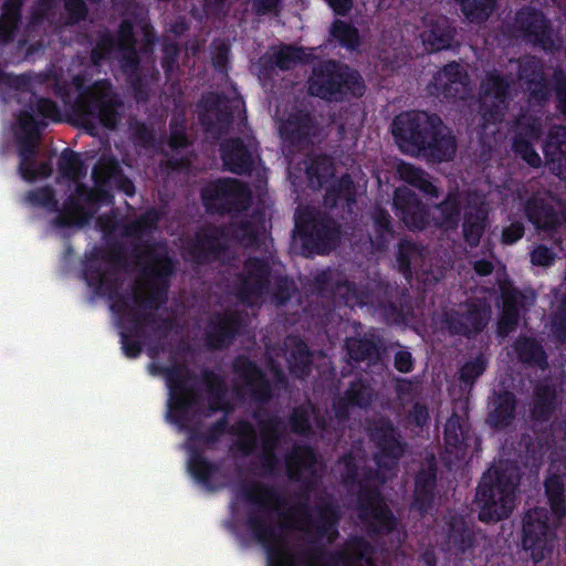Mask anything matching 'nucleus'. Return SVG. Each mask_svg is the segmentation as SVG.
<instances>
[{
	"label": "nucleus",
	"mask_w": 566,
	"mask_h": 566,
	"mask_svg": "<svg viewBox=\"0 0 566 566\" xmlns=\"http://www.w3.org/2000/svg\"><path fill=\"white\" fill-rule=\"evenodd\" d=\"M455 33V28L448 19H438L421 33V40L426 50L434 53L451 49Z\"/></svg>",
	"instance_id": "a19ab883"
},
{
	"label": "nucleus",
	"mask_w": 566,
	"mask_h": 566,
	"mask_svg": "<svg viewBox=\"0 0 566 566\" xmlns=\"http://www.w3.org/2000/svg\"><path fill=\"white\" fill-rule=\"evenodd\" d=\"M276 56L277 69L281 71H290L297 63L304 60L303 48L294 45H283L279 51L274 52Z\"/></svg>",
	"instance_id": "774afa93"
},
{
	"label": "nucleus",
	"mask_w": 566,
	"mask_h": 566,
	"mask_svg": "<svg viewBox=\"0 0 566 566\" xmlns=\"http://www.w3.org/2000/svg\"><path fill=\"white\" fill-rule=\"evenodd\" d=\"M198 106L201 108L198 119L206 132L219 136L229 132L235 106L224 94L208 92L201 96Z\"/></svg>",
	"instance_id": "f3484780"
},
{
	"label": "nucleus",
	"mask_w": 566,
	"mask_h": 566,
	"mask_svg": "<svg viewBox=\"0 0 566 566\" xmlns=\"http://www.w3.org/2000/svg\"><path fill=\"white\" fill-rule=\"evenodd\" d=\"M357 511L366 534L370 538L390 535L398 527V517L375 485L360 484L357 492Z\"/></svg>",
	"instance_id": "9d476101"
},
{
	"label": "nucleus",
	"mask_w": 566,
	"mask_h": 566,
	"mask_svg": "<svg viewBox=\"0 0 566 566\" xmlns=\"http://www.w3.org/2000/svg\"><path fill=\"white\" fill-rule=\"evenodd\" d=\"M254 419H259V412L253 413ZM259 427L261 428V451H277L285 426L283 420L272 415L266 420H258Z\"/></svg>",
	"instance_id": "8fccbe9b"
},
{
	"label": "nucleus",
	"mask_w": 566,
	"mask_h": 566,
	"mask_svg": "<svg viewBox=\"0 0 566 566\" xmlns=\"http://www.w3.org/2000/svg\"><path fill=\"white\" fill-rule=\"evenodd\" d=\"M374 390L363 378L349 382L344 394L333 399V411L335 418L345 422L350 417L353 408L367 409L373 401Z\"/></svg>",
	"instance_id": "c756f323"
},
{
	"label": "nucleus",
	"mask_w": 566,
	"mask_h": 566,
	"mask_svg": "<svg viewBox=\"0 0 566 566\" xmlns=\"http://www.w3.org/2000/svg\"><path fill=\"white\" fill-rule=\"evenodd\" d=\"M371 219L374 230L373 243L378 249H385L395 234L392 218L385 208L376 206L371 213Z\"/></svg>",
	"instance_id": "603ef678"
},
{
	"label": "nucleus",
	"mask_w": 566,
	"mask_h": 566,
	"mask_svg": "<svg viewBox=\"0 0 566 566\" xmlns=\"http://www.w3.org/2000/svg\"><path fill=\"white\" fill-rule=\"evenodd\" d=\"M543 153L551 171L566 179V129L556 127L548 132Z\"/></svg>",
	"instance_id": "4c0bfd02"
},
{
	"label": "nucleus",
	"mask_w": 566,
	"mask_h": 566,
	"mask_svg": "<svg viewBox=\"0 0 566 566\" xmlns=\"http://www.w3.org/2000/svg\"><path fill=\"white\" fill-rule=\"evenodd\" d=\"M556 390L553 386L541 385L534 392V402L531 409L532 418L536 421L547 422L556 410Z\"/></svg>",
	"instance_id": "de8ad7c7"
},
{
	"label": "nucleus",
	"mask_w": 566,
	"mask_h": 566,
	"mask_svg": "<svg viewBox=\"0 0 566 566\" xmlns=\"http://www.w3.org/2000/svg\"><path fill=\"white\" fill-rule=\"evenodd\" d=\"M102 256H104V250L99 248H94L86 254L82 275L95 295L106 296L111 301L109 308L116 315L117 325L120 328L122 349L126 357L134 359L143 352V340L147 337L146 327L164 338L174 328V321L132 307L128 293L122 292V281L105 274Z\"/></svg>",
	"instance_id": "f257e3e1"
},
{
	"label": "nucleus",
	"mask_w": 566,
	"mask_h": 566,
	"mask_svg": "<svg viewBox=\"0 0 566 566\" xmlns=\"http://www.w3.org/2000/svg\"><path fill=\"white\" fill-rule=\"evenodd\" d=\"M464 311L451 310L443 313L442 323L451 335L468 338L481 334L491 319V305L485 298L474 297L464 302Z\"/></svg>",
	"instance_id": "4468645a"
},
{
	"label": "nucleus",
	"mask_w": 566,
	"mask_h": 566,
	"mask_svg": "<svg viewBox=\"0 0 566 566\" xmlns=\"http://www.w3.org/2000/svg\"><path fill=\"white\" fill-rule=\"evenodd\" d=\"M391 134L400 151L411 157L441 164L453 160L457 153L453 132L436 113L401 112L392 119Z\"/></svg>",
	"instance_id": "f03ea898"
},
{
	"label": "nucleus",
	"mask_w": 566,
	"mask_h": 566,
	"mask_svg": "<svg viewBox=\"0 0 566 566\" xmlns=\"http://www.w3.org/2000/svg\"><path fill=\"white\" fill-rule=\"evenodd\" d=\"M259 143L254 137L234 136L219 145L223 169L238 176H249L255 167Z\"/></svg>",
	"instance_id": "dca6fc26"
},
{
	"label": "nucleus",
	"mask_w": 566,
	"mask_h": 566,
	"mask_svg": "<svg viewBox=\"0 0 566 566\" xmlns=\"http://www.w3.org/2000/svg\"><path fill=\"white\" fill-rule=\"evenodd\" d=\"M161 52V67L166 78L171 80L174 74L179 70L178 59L180 54V48L177 42L168 41L164 42Z\"/></svg>",
	"instance_id": "338daca9"
},
{
	"label": "nucleus",
	"mask_w": 566,
	"mask_h": 566,
	"mask_svg": "<svg viewBox=\"0 0 566 566\" xmlns=\"http://www.w3.org/2000/svg\"><path fill=\"white\" fill-rule=\"evenodd\" d=\"M272 266L266 258L248 256L238 274L237 297L244 305L252 303L269 293L271 287Z\"/></svg>",
	"instance_id": "2eb2a0df"
},
{
	"label": "nucleus",
	"mask_w": 566,
	"mask_h": 566,
	"mask_svg": "<svg viewBox=\"0 0 566 566\" xmlns=\"http://www.w3.org/2000/svg\"><path fill=\"white\" fill-rule=\"evenodd\" d=\"M27 201L33 207H41L48 211L57 212V216L62 210L54 189L49 185L29 190L27 192Z\"/></svg>",
	"instance_id": "680f3d73"
},
{
	"label": "nucleus",
	"mask_w": 566,
	"mask_h": 566,
	"mask_svg": "<svg viewBox=\"0 0 566 566\" xmlns=\"http://www.w3.org/2000/svg\"><path fill=\"white\" fill-rule=\"evenodd\" d=\"M145 256L149 263L144 268V274L151 281L148 294L144 296L140 292L134 291L128 294L129 305L144 313H153L168 300V290L171 276L176 271V263L169 255L164 243L150 242L145 245ZM158 317L160 315L157 314ZM161 318H164L161 316Z\"/></svg>",
	"instance_id": "0eeeda50"
},
{
	"label": "nucleus",
	"mask_w": 566,
	"mask_h": 566,
	"mask_svg": "<svg viewBox=\"0 0 566 566\" xmlns=\"http://www.w3.org/2000/svg\"><path fill=\"white\" fill-rule=\"evenodd\" d=\"M232 370L247 387L252 401L263 406L272 400L273 384L254 360L248 356L238 355L233 359Z\"/></svg>",
	"instance_id": "aec40b11"
},
{
	"label": "nucleus",
	"mask_w": 566,
	"mask_h": 566,
	"mask_svg": "<svg viewBox=\"0 0 566 566\" xmlns=\"http://www.w3.org/2000/svg\"><path fill=\"white\" fill-rule=\"evenodd\" d=\"M166 377L170 391L168 413L174 423L181 424L188 420L191 409L198 403L199 395L191 384L196 375L184 364L158 367Z\"/></svg>",
	"instance_id": "9b49d317"
},
{
	"label": "nucleus",
	"mask_w": 566,
	"mask_h": 566,
	"mask_svg": "<svg viewBox=\"0 0 566 566\" xmlns=\"http://www.w3.org/2000/svg\"><path fill=\"white\" fill-rule=\"evenodd\" d=\"M562 522H555L546 507L528 510L523 517L522 547L530 553L535 564L541 563L554 548L556 528Z\"/></svg>",
	"instance_id": "1a4fd4ad"
},
{
	"label": "nucleus",
	"mask_w": 566,
	"mask_h": 566,
	"mask_svg": "<svg viewBox=\"0 0 566 566\" xmlns=\"http://www.w3.org/2000/svg\"><path fill=\"white\" fill-rule=\"evenodd\" d=\"M514 23L516 30L527 42L544 51L554 49L552 23L543 11L524 6L516 11Z\"/></svg>",
	"instance_id": "6ab92c4d"
},
{
	"label": "nucleus",
	"mask_w": 566,
	"mask_h": 566,
	"mask_svg": "<svg viewBox=\"0 0 566 566\" xmlns=\"http://www.w3.org/2000/svg\"><path fill=\"white\" fill-rule=\"evenodd\" d=\"M307 92L327 102H343L363 97L366 85L357 70L340 61L327 59L312 67Z\"/></svg>",
	"instance_id": "423d86ee"
},
{
	"label": "nucleus",
	"mask_w": 566,
	"mask_h": 566,
	"mask_svg": "<svg viewBox=\"0 0 566 566\" xmlns=\"http://www.w3.org/2000/svg\"><path fill=\"white\" fill-rule=\"evenodd\" d=\"M329 35L337 41L342 48L349 51L357 50L361 43L358 29L350 22L340 19L333 21Z\"/></svg>",
	"instance_id": "6e6d98bb"
},
{
	"label": "nucleus",
	"mask_w": 566,
	"mask_h": 566,
	"mask_svg": "<svg viewBox=\"0 0 566 566\" xmlns=\"http://www.w3.org/2000/svg\"><path fill=\"white\" fill-rule=\"evenodd\" d=\"M518 481L517 469L507 463H501L483 474L475 493L481 522H497L510 516Z\"/></svg>",
	"instance_id": "39448f33"
},
{
	"label": "nucleus",
	"mask_w": 566,
	"mask_h": 566,
	"mask_svg": "<svg viewBox=\"0 0 566 566\" xmlns=\"http://www.w3.org/2000/svg\"><path fill=\"white\" fill-rule=\"evenodd\" d=\"M242 327L243 318L239 313L217 312L207 322L205 346L210 350H223L233 344Z\"/></svg>",
	"instance_id": "4be33fe9"
},
{
	"label": "nucleus",
	"mask_w": 566,
	"mask_h": 566,
	"mask_svg": "<svg viewBox=\"0 0 566 566\" xmlns=\"http://www.w3.org/2000/svg\"><path fill=\"white\" fill-rule=\"evenodd\" d=\"M437 488V467L429 463L427 468H422L415 476V490L412 495L411 507L417 510L421 515L428 513L434 500Z\"/></svg>",
	"instance_id": "72a5a7b5"
},
{
	"label": "nucleus",
	"mask_w": 566,
	"mask_h": 566,
	"mask_svg": "<svg viewBox=\"0 0 566 566\" xmlns=\"http://www.w3.org/2000/svg\"><path fill=\"white\" fill-rule=\"evenodd\" d=\"M39 140L33 137H17L19 174L27 181H34L39 177L46 178L52 172L50 163L36 164Z\"/></svg>",
	"instance_id": "473e14b6"
},
{
	"label": "nucleus",
	"mask_w": 566,
	"mask_h": 566,
	"mask_svg": "<svg viewBox=\"0 0 566 566\" xmlns=\"http://www.w3.org/2000/svg\"><path fill=\"white\" fill-rule=\"evenodd\" d=\"M467 73L454 61L446 64L431 78L428 90L431 95L444 99H463L468 85Z\"/></svg>",
	"instance_id": "bb28decb"
},
{
	"label": "nucleus",
	"mask_w": 566,
	"mask_h": 566,
	"mask_svg": "<svg viewBox=\"0 0 566 566\" xmlns=\"http://www.w3.org/2000/svg\"><path fill=\"white\" fill-rule=\"evenodd\" d=\"M530 97L537 105H545L551 93L554 92L556 111L566 116V71L562 67L554 69L551 78L546 76L532 81L526 84Z\"/></svg>",
	"instance_id": "cd10ccee"
},
{
	"label": "nucleus",
	"mask_w": 566,
	"mask_h": 566,
	"mask_svg": "<svg viewBox=\"0 0 566 566\" xmlns=\"http://www.w3.org/2000/svg\"><path fill=\"white\" fill-rule=\"evenodd\" d=\"M294 233L298 237L303 253L326 255L338 247L340 226L329 213L314 207L298 208Z\"/></svg>",
	"instance_id": "6e6552de"
},
{
	"label": "nucleus",
	"mask_w": 566,
	"mask_h": 566,
	"mask_svg": "<svg viewBox=\"0 0 566 566\" xmlns=\"http://www.w3.org/2000/svg\"><path fill=\"white\" fill-rule=\"evenodd\" d=\"M34 101L19 112L17 119L21 129V134L17 137L41 138L42 130L48 126L45 119L52 122L61 120V111L59 105L51 98L39 97L32 94Z\"/></svg>",
	"instance_id": "a211bd4d"
},
{
	"label": "nucleus",
	"mask_w": 566,
	"mask_h": 566,
	"mask_svg": "<svg viewBox=\"0 0 566 566\" xmlns=\"http://www.w3.org/2000/svg\"><path fill=\"white\" fill-rule=\"evenodd\" d=\"M72 84L77 92L73 109L83 123L97 120L107 129H116L122 120L119 109L124 103L111 81L102 78L86 85L85 75L76 74L72 77Z\"/></svg>",
	"instance_id": "20e7f679"
},
{
	"label": "nucleus",
	"mask_w": 566,
	"mask_h": 566,
	"mask_svg": "<svg viewBox=\"0 0 566 566\" xmlns=\"http://www.w3.org/2000/svg\"><path fill=\"white\" fill-rule=\"evenodd\" d=\"M488 363L483 356H478L463 364L459 369V380L464 389L471 390L476 380L486 370Z\"/></svg>",
	"instance_id": "e2e57ef3"
},
{
	"label": "nucleus",
	"mask_w": 566,
	"mask_h": 566,
	"mask_svg": "<svg viewBox=\"0 0 566 566\" xmlns=\"http://www.w3.org/2000/svg\"><path fill=\"white\" fill-rule=\"evenodd\" d=\"M346 350L349 359L361 361H375L379 357V348L370 338H348L346 340Z\"/></svg>",
	"instance_id": "bf43d9fd"
},
{
	"label": "nucleus",
	"mask_w": 566,
	"mask_h": 566,
	"mask_svg": "<svg viewBox=\"0 0 566 566\" xmlns=\"http://www.w3.org/2000/svg\"><path fill=\"white\" fill-rule=\"evenodd\" d=\"M420 254V249L417 243L410 240H401L398 244L396 253V262L399 272L405 276L411 275V260Z\"/></svg>",
	"instance_id": "69168bd1"
},
{
	"label": "nucleus",
	"mask_w": 566,
	"mask_h": 566,
	"mask_svg": "<svg viewBox=\"0 0 566 566\" xmlns=\"http://www.w3.org/2000/svg\"><path fill=\"white\" fill-rule=\"evenodd\" d=\"M544 493L549 514L555 522H562L566 516V458L551 461L544 480Z\"/></svg>",
	"instance_id": "a878e982"
},
{
	"label": "nucleus",
	"mask_w": 566,
	"mask_h": 566,
	"mask_svg": "<svg viewBox=\"0 0 566 566\" xmlns=\"http://www.w3.org/2000/svg\"><path fill=\"white\" fill-rule=\"evenodd\" d=\"M312 405L302 403L293 407L289 416V427L291 432L300 437H310L313 434Z\"/></svg>",
	"instance_id": "052dcab7"
},
{
	"label": "nucleus",
	"mask_w": 566,
	"mask_h": 566,
	"mask_svg": "<svg viewBox=\"0 0 566 566\" xmlns=\"http://www.w3.org/2000/svg\"><path fill=\"white\" fill-rule=\"evenodd\" d=\"M237 436V448L244 455H251L256 449V436L253 424L247 420H239L229 429V420L227 413L213 422L209 428L199 434V440L206 444H213L227 432Z\"/></svg>",
	"instance_id": "5701e85b"
},
{
	"label": "nucleus",
	"mask_w": 566,
	"mask_h": 566,
	"mask_svg": "<svg viewBox=\"0 0 566 566\" xmlns=\"http://www.w3.org/2000/svg\"><path fill=\"white\" fill-rule=\"evenodd\" d=\"M226 250L216 230L197 233L187 248L190 260L198 265H207L218 259Z\"/></svg>",
	"instance_id": "e433bc0d"
},
{
	"label": "nucleus",
	"mask_w": 566,
	"mask_h": 566,
	"mask_svg": "<svg viewBox=\"0 0 566 566\" xmlns=\"http://www.w3.org/2000/svg\"><path fill=\"white\" fill-rule=\"evenodd\" d=\"M188 471L198 483L211 490V481L219 472V465L209 461L202 451L192 449L189 454Z\"/></svg>",
	"instance_id": "3c124183"
},
{
	"label": "nucleus",
	"mask_w": 566,
	"mask_h": 566,
	"mask_svg": "<svg viewBox=\"0 0 566 566\" xmlns=\"http://www.w3.org/2000/svg\"><path fill=\"white\" fill-rule=\"evenodd\" d=\"M120 171L122 168L116 159H101L92 169L95 187L91 188L83 182L76 184L63 201L62 210L53 219V224L61 229L85 226L96 213L101 203L109 197L105 187L114 181Z\"/></svg>",
	"instance_id": "7ed1b4c3"
},
{
	"label": "nucleus",
	"mask_w": 566,
	"mask_h": 566,
	"mask_svg": "<svg viewBox=\"0 0 566 566\" xmlns=\"http://www.w3.org/2000/svg\"><path fill=\"white\" fill-rule=\"evenodd\" d=\"M60 175L71 181H77L86 176V166L81 155L66 147L62 150L57 160Z\"/></svg>",
	"instance_id": "864d4df0"
},
{
	"label": "nucleus",
	"mask_w": 566,
	"mask_h": 566,
	"mask_svg": "<svg viewBox=\"0 0 566 566\" xmlns=\"http://www.w3.org/2000/svg\"><path fill=\"white\" fill-rule=\"evenodd\" d=\"M159 221V211L155 208H150L126 228V234L129 237H139L144 233L151 232L157 228Z\"/></svg>",
	"instance_id": "0e129e2a"
},
{
	"label": "nucleus",
	"mask_w": 566,
	"mask_h": 566,
	"mask_svg": "<svg viewBox=\"0 0 566 566\" xmlns=\"http://www.w3.org/2000/svg\"><path fill=\"white\" fill-rule=\"evenodd\" d=\"M286 475L291 481H301L304 472L313 471L317 462L315 450L310 444H296L284 457Z\"/></svg>",
	"instance_id": "37998d69"
},
{
	"label": "nucleus",
	"mask_w": 566,
	"mask_h": 566,
	"mask_svg": "<svg viewBox=\"0 0 566 566\" xmlns=\"http://www.w3.org/2000/svg\"><path fill=\"white\" fill-rule=\"evenodd\" d=\"M202 382L209 394V408L212 411H230L229 402L226 399L227 385L222 376L210 369L202 371Z\"/></svg>",
	"instance_id": "a18cd8bd"
},
{
	"label": "nucleus",
	"mask_w": 566,
	"mask_h": 566,
	"mask_svg": "<svg viewBox=\"0 0 566 566\" xmlns=\"http://www.w3.org/2000/svg\"><path fill=\"white\" fill-rule=\"evenodd\" d=\"M482 533L463 518H454L449 524L448 541L454 555L461 560L475 558V548L480 545Z\"/></svg>",
	"instance_id": "7c9ffc66"
},
{
	"label": "nucleus",
	"mask_w": 566,
	"mask_h": 566,
	"mask_svg": "<svg viewBox=\"0 0 566 566\" xmlns=\"http://www.w3.org/2000/svg\"><path fill=\"white\" fill-rule=\"evenodd\" d=\"M501 297L503 307L497 322V332L500 335H507L518 325L524 295L518 289L509 287L502 291Z\"/></svg>",
	"instance_id": "58836bf2"
},
{
	"label": "nucleus",
	"mask_w": 566,
	"mask_h": 566,
	"mask_svg": "<svg viewBox=\"0 0 566 566\" xmlns=\"http://www.w3.org/2000/svg\"><path fill=\"white\" fill-rule=\"evenodd\" d=\"M314 129V119L307 112L291 114L281 125L282 138L292 145H302L311 139Z\"/></svg>",
	"instance_id": "79ce46f5"
},
{
	"label": "nucleus",
	"mask_w": 566,
	"mask_h": 566,
	"mask_svg": "<svg viewBox=\"0 0 566 566\" xmlns=\"http://www.w3.org/2000/svg\"><path fill=\"white\" fill-rule=\"evenodd\" d=\"M438 211V217L434 218V224L440 229L455 230L458 229L462 219V195L459 189L448 191L442 201L433 206Z\"/></svg>",
	"instance_id": "ea45409f"
},
{
	"label": "nucleus",
	"mask_w": 566,
	"mask_h": 566,
	"mask_svg": "<svg viewBox=\"0 0 566 566\" xmlns=\"http://www.w3.org/2000/svg\"><path fill=\"white\" fill-rule=\"evenodd\" d=\"M543 136L542 119L537 116H525L516 120L512 136V151L528 166L539 168L542 159L533 144Z\"/></svg>",
	"instance_id": "412c9836"
},
{
	"label": "nucleus",
	"mask_w": 566,
	"mask_h": 566,
	"mask_svg": "<svg viewBox=\"0 0 566 566\" xmlns=\"http://www.w3.org/2000/svg\"><path fill=\"white\" fill-rule=\"evenodd\" d=\"M201 199L208 212L223 216L244 211L249 207L251 192L243 182L224 178L205 187Z\"/></svg>",
	"instance_id": "f8f14e48"
},
{
	"label": "nucleus",
	"mask_w": 566,
	"mask_h": 566,
	"mask_svg": "<svg viewBox=\"0 0 566 566\" xmlns=\"http://www.w3.org/2000/svg\"><path fill=\"white\" fill-rule=\"evenodd\" d=\"M512 80L509 75L501 74L493 70L486 73L482 82V90L486 96H492L500 103H507L510 97Z\"/></svg>",
	"instance_id": "5fc2aeb1"
},
{
	"label": "nucleus",
	"mask_w": 566,
	"mask_h": 566,
	"mask_svg": "<svg viewBox=\"0 0 566 566\" xmlns=\"http://www.w3.org/2000/svg\"><path fill=\"white\" fill-rule=\"evenodd\" d=\"M289 369L297 378L306 377L312 371V354L303 340H298L287 358Z\"/></svg>",
	"instance_id": "13d9d810"
},
{
	"label": "nucleus",
	"mask_w": 566,
	"mask_h": 566,
	"mask_svg": "<svg viewBox=\"0 0 566 566\" xmlns=\"http://www.w3.org/2000/svg\"><path fill=\"white\" fill-rule=\"evenodd\" d=\"M523 211L527 221L537 231L554 234L566 226V212L556 209L547 198L532 195L526 199Z\"/></svg>",
	"instance_id": "393cba45"
},
{
	"label": "nucleus",
	"mask_w": 566,
	"mask_h": 566,
	"mask_svg": "<svg viewBox=\"0 0 566 566\" xmlns=\"http://www.w3.org/2000/svg\"><path fill=\"white\" fill-rule=\"evenodd\" d=\"M348 205L355 203L354 181L348 174L342 175L335 179L327 188L323 198L324 206L328 209L337 208L340 201Z\"/></svg>",
	"instance_id": "49530a36"
},
{
	"label": "nucleus",
	"mask_w": 566,
	"mask_h": 566,
	"mask_svg": "<svg viewBox=\"0 0 566 566\" xmlns=\"http://www.w3.org/2000/svg\"><path fill=\"white\" fill-rule=\"evenodd\" d=\"M517 360L526 367L546 370L549 367L548 355L541 340L521 334L512 344Z\"/></svg>",
	"instance_id": "c9c22d12"
},
{
	"label": "nucleus",
	"mask_w": 566,
	"mask_h": 566,
	"mask_svg": "<svg viewBox=\"0 0 566 566\" xmlns=\"http://www.w3.org/2000/svg\"><path fill=\"white\" fill-rule=\"evenodd\" d=\"M334 170L331 156L317 154L308 157L305 168L308 186L314 190H319L334 176Z\"/></svg>",
	"instance_id": "c03bdc74"
},
{
	"label": "nucleus",
	"mask_w": 566,
	"mask_h": 566,
	"mask_svg": "<svg viewBox=\"0 0 566 566\" xmlns=\"http://www.w3.org/2000/svg\"><path fill=\"white\" fill-rule=\"evenodd\" d=\"M396 216L409 231H423L430 224V212L420 197L409 188H398L394 193Z\"/></svg>",
	"instance_id": "b1692460"
},
{
	"label": "nucleus",
	"mask_w": 566,
	"mask_h": 566,
	"mask_svg": "<svg viewBox=\"0 0 566 566\" xmlns=\"http://www.w3.org/2000/svg\"><path fill=\"white\" fill-rule=\"evenodd\" d=\"M446 451L455 459L464 457L470 446L471 427L468 420L453 412L444 424Z\"/></svg>",
	"instance_id": "f704fd0d"
},
{
	"label": "nucleus",
	"mask_w": 566,
	"mask_h": 566,
	"mask_svg": "<svg viewBox=\"0 0 566 566\" xmlns=\"http://www.w3.org/2000/svg\"><path fill=\"white\" fill-rule=\"evenodd\" d=\"M516 396L507 390L493 391L488 403L485 422L494 430H504L510 427L516 417Z\"/></svg>",
	"instance_id": "2f4dec72"
},
{
	"label": "nucleus",
	"mask_w": 566,
	"mask_h": 566,
	"mask_svg": "<svg viewBox=\"0 0 566 566\" xmlns=\"http://www.w3.org/2000/svg\"><path fill=\"white\" fill-rule=\"evenodd\" d=\"M117 41L115 35L104 28L96 32L95 44L91 50L90 60L94 66H101L116 50Z\"/></svg>",
	"instance_id": "4d7b16f0"
},
{
	"label": "nucleus",
	"mask_w": 566,
	"mask_h": 566,
	"mask_svg": "<svg viewBox=\"0 0 566 566\" xmlns=\"http://www.w3.org/2000/svg\"><path fill=\"white\" fill-rule=\"evenodd\" d=\"M368 436L376 451L373 460L381 471H392L407 451L400 431L390 419H380L369 428Z\"/></svg>",
	"instance_id": "ddd939ff"
},
{
	"label": "nucleus",
	"mask_w": 566,
	"mask_h": 566,
	"mask_svg": "<svg viewBox=\"0 0 566 566\" xmlns=\"http://www.w3.org/2000/svg\"><path fill=\"white\" fill-rule=\"evenodd\" d=\"M486 211L481 206H473L464 213L462 231L470 247H478L485 229Z\"/></svg>",
	"instance_id": "09e8293b"
},
{
	"label": "nucleus",
	"mask_w": 566,
	"mask_h": 566,
	"mask_svg": "<svg viewBox=\"0 0 566 566\" xmlns=\"http://www.w3.org/2000/svg\"><path fill=\"white\" fill-rule=\"evenodd\" d=\"M408 292L389 283L377 284V292L370 303L384 315L387 323H399L408 310Z\"/></svg>",
	"instance_id": "c85d7f7f"
}]
</instances>
